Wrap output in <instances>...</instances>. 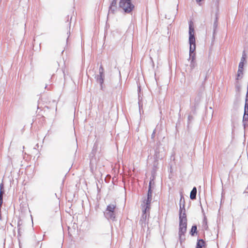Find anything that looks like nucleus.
I'll return each instance as SVG.
<instances>
[{"instance_id":"1","label":"nucleus","mask_w":248,"mask_h":248,"mask_svg":"<svg viewBox=\"0 0 248 248\" xmlns=\"http://www.w3.org/2000/svg\"><path fill=\"white\" fill-rule=\"evenodd\" d=\"M116 208V205L115 203H110L107 206L105 211L104 212V216L107 219L112 221L115 220Z\"/></svg>"},{"instance_id":"2","label":"nucleus","mask_w":248,"mask_h":248,"mask_svg":"<svg viewBox=\"0 0 248 248\" xmlns=\"http://www.w3.org/2000/svg\"><path fill=\"white\" fill-rule=\"evenodd\" d=\"M165 156V150L160 143L157 144V147L155 151V162L154 164V170H155V168H156L157 161L158 159H162Z\"/></svg>"},{"instance_id":"3","label":"nucleus","mask_w":248,"mask_h":248,"mask_svg":"<svg viewBox=\"0 0 248 248\" xmlns=\"http://www.w3.org/2000/svg\"><path fill=\"white\" fill-rule=\"evenodd\" d=\"M132 0H120L119 2V7L122 8L124 13H130L131 12L134 8V5L131 2Z\"/></svg>"},{"instance_id":"4","label":"nucleus","mask_w":248,"mask_h":248,"mask_svg":"<svg viewBox=\"0 0 248 248\" xmlns=\"http://www.w3.org/2000/svg\"><path fill=\"white\" fill-rule=\"evenodd\" d=\"M182 199H184V197L182 195H181L180 201V209L179 214V222L187 223V218L186 214V209L185 207V202L184 201L183 205L182 206L181 202Z\"/></svg>"},{"instance_id":"5","label":"nucleus","mask_w":248,"mask_h":248,"mask_svg":"<svg viewBox=\"0 0 248 248\" xmlns=\"http://www.w3.org/2000/svg\"><path fill=\"white\" fill-rule=\"evenodd\" d=\"M104 70L103 67L102 65H101L99 68V74L97 75L95 78L96 79V80L99 83L100 85V88L101 90L103 89V83L104 81Z\"/></svg>"},{"instance_id":"6","label":"nucleus","mask_w":248,"mask_h":248,"mask_svg":"<svg viewBox=\"0 0 248 248\" xmlns=\"http://www.w3.org/2000/svg\"><path fill=\"white\" fill-rule=\"evenodd\" d=\"M148 212V211L144 212V210H142V214L139 221V224L142 228L146 227V225L148 224V222L146 221Z\"/></svg>"},{"instance_id":"7","label":"nucleus","mask_w":248,"mask_h":248,"mask_svg":"<svg viewBox=\"0 0 248 248\" xmlns=\"http://www.w3.org/2000/svg\"><path fill=\"white\" fill-rule=\"evenodd\" d=\"M189 56H196V54L195 52L196 49V42L195 40L194 41L191 42L190 40H189Z\"/></svg>"},{"instance_id":"8","label":"nucleus","mask_w":248,"mask_h":248,"mask_svg":"<svg viewBox=\"0 0 248 248\" xmlns=\"http://www.w3.org/2000/svg\"><path fill=\"white\" fill-rule=\"evenodd\" d=\"M152 199L146 198L143 202L144 203L142 207V210H144V212L149 211L150 209V204L151 203Z\"/></svg>"},{"instance_id":"9","label":"nucleus","mask_w":248,"mask_h":248,"mask_svg":"<svg viewBox=\"0 0 248 248\" xmlns=\"http://www.w3.org/2000/svg\"><path fill=\"white\" fill-rule=\"evenodd\" d=\"M117 0H112L109 7L108 13L114 14L117 8Z\"/></svg>"},{"instance_id":"10","label":"nucleus","mask_w":248,"mask_h":248,"mask_svg":"<svg viewBox=\"0 0 248 248\" xmlns=\"http://www.w3.org/2000/svg\"><path fill=\"white\" fill-rule=\"evenodd\" d=\"M187 223L179 222V234H185L186 231Z\"/></svg>"},{"instance_id":"11","label":"nucleus","mask_w":248,"mask_h":248,"mask_svg":"<svg viewBox=\"0 0 248 248\" xmlns=\"http://www.w3.org/2000/svg\"><path fill=\"white\" fill-rule=\"evenodd\" d=\"M195 40L194 35V29L192 26L191 24H190L189 26V40L193 42Z\"/></svg>"},{"instance_id":"12","label":"nucleus","mask_w":248,"mask_h":248,"mask_svg":"<svg viewBox=\"0 0 248 248\" xmlns=\"http://www.w3.org/2000/svg\"><path fill=\"white\" fill-rule=\"evenodd\" d=\"M196 56H190L189 60H190V67L191 69H193L196 66V62H195Z\"/></svg>"},{"instance_id":"13","label":"nucleus","mask_w":248,"mask_h":248,"mask_svg":"<svg viewBox=\"0 0 248 248\" xmlns=\"http://www.w3.org/2000/svg\"><path fill=\"white\" fill-rule=\"evenodd\" d=\"M205 245V242L203 239H198L196 248H203Z\"/></svg>"},{"instance_id":"14","label":"nucleus","mask_w":248,"mask_h":248,"mask_svg":"<svg viewBox=\"0 0 248 248\" xmlns=\"http://www.w3.org/2000/svg\"><path fill=\"white\" fill-rule=\"evenodd\" d=\"M66 21L65 22V23L66 24V26L68 27L69 30L68 31L67 34H69L68 38H67V42L68 41V38L69 37V35L70 34V25H71V20L72 19V16L70 17L69 16H67L66 17Z\"/></svg>"},{"instance_id":"15","label":"nucleus","mask_w":248,"mask_h":248,"mask_svg":"<svg viewBox=\"0 0 248 248\" xmlns=\"http://www.w3.org/2000/svg\"><path fill=\"white\" fill-rule=\"evenodd\" d=\"M243 123L244 128L248 126V112L244 111L243 117Z\"/></svg>"},{"instance_id":"16","label":"nucleus","mask_w":248,"mask_h":248,"mask_svg":"<svg viewBox=\"0 0 248 248\" xmlns=\"http://www.w3.org/2000/svg\"><path fill=\"white\" fill-rule=\"evenodd\" d=\"M197 188L196 187H194L190 192V198L192 200H195L196 198L197 195Z\"/></svg>"},{"instance_id":"17","label":"nucleus","mask_w":248,"mask_h":248,"mask_svg":"<svg viewBox=\"0 0 248 248\" xmlns=\"http://www.w3.org/2000/svg\"><path fill=\"white\" fill-rule=\"evenodd\" d=\"M197 233V227L196 225H194L192 226L190 231V234L191 236H194L195 233Z\"/></svg>"},{"instance_id":"18","label":"nucleus","mask_w":248,"mask_h":248,"mask_svg":"<svg viewBox=\"0 0 248 248\" xmlns=\"http://www.w3.org/2000/svg\"><path fill=\"white\" fill-rule=\"evenodd\" d=\"M213 27V36H214V34L216 32V30L217 27V16H216V18L215 19Z\"/></svg>"},{"instance_id":"19","label":"nucleus","mask_w":248,"mask_h":248,"mask_svg":"<svg viewBox=\"0 0 248 248\" xmlns=\"http://www.w3.org/2000/svg\"><path fill=\"white\" fill-rule=\"evenodd\" d=\"M152 190L151 187H148L147 198L152 199Z\"/></svg>"},{"instance_id":"20","label":"nucleus","mask_w":248,"mask_h":248,"mask_svg":"<svg viewBox=\"0 0 248 248\" xmlns=\"http://www.w3.org/2000/svg\"><path fill=\"white\" fill-rule=\"evenodd\" d=\"M185 234H179V241H180V242L181 243V244H182V242L183 241H185Z\"/></svg>"},{"instance_id":"21","label":"nucleus","mask_w":248,"mask_h":248,"mask_svg":"<svg viewBox=\"0 0 248 248\" xmlns=\"http://www.w3.org/2000/svg\"><path fill=\"white\" fill-rule=\"evenodd\" d=\"M4 194V185L2 183L0 185V195H3Z\"/></svg>"},{"instance_id":"22","label":"nucleus","mask_w":248,"mask_h":248,"mask_svg":"<svg viewBox=\"0 0 248 248\" xmlns=\"http://www.w3.org/2000/svg\"><path fill=\"white\" fill-rule=\"evenodd\" d=\"M246 58H247V55L245 53V51H243L240 61L245 62L246 61Z\"/></svg>"},{"instance_id":"23","label":"nucleus","mask_w":248,"mask_h":248,"mask_svg":"<svg viewBox=\"0 0 248 248\" xmlns=\"http://www.w3.org/2000/svg\"><path fill=\"white\" fill-rule=\"evenodd\" d=\"M140 90H141V89H140V87L139 86H138V92H139V109H140V108H141V102H140Z\"/></svg>"},{"instance_id":"24","label":"nucleus","mask_w":248,"mask_h":248,"mask_svg":"<svg viewBox=\"0 0 248 248\" xmlns=\"http://www.w3.org/2000/svg\"><path fill=\"white\" fill-rule=\"evenodd\" d=\"M243 69H238V71H237V79H238L239 77H240V76H241L243 75Z\"/></svg>"},{"instance_id":"25","label":"nucleus","mask_w":248,"mask_h":248,"mask_svg":"<svg viewBox=\"0 0 248 248\" xmlns=\"http://www.w3.org/2000/svg\"><path fill=\"white\" fill-rule=\"evenodd\" d=\"M154 176H152V178L151 177L150 178V180L149 182L148 187L152 188V185L154 184Z\"/></svg>"},{"instance_id":"26","label":"nucleus","mask_w":248,"mask_h":248,"mask_svg":"<svg viewBox=\"0 0 248 248\" xmlns=\"http://www.w3.org/2000/svg\"><path fill=\"white\" fill-rule=\"evenodd\" d=\"M193 117L192 115H188L187 120V127H188L189 123L193 120Z\"/></svg>"},{"instance_id":"27","label":"nucleus","mask_w":248,"mask_h":248,"mask_svg":"<svg viewBox=\"0 0 248 248\" xmlns=\"http://www.w3.org/2000/svg\"><path fill=\"white\" fill-rule=\"evenodd\" d=\"M244 111H245V112H248V101H245Z\"/></svg>"},{"instance_id":"28","label":"nucleus","mask_w":248,"mask_h":248,"mask_svg":"<svg viewBox=\"0 0 248 248\" xmlns=\"http://www.w3.org/2000/svg\"><path fill=\"white\" fill-rule=\"evenodd\" d=\"M244 65V62L240 61L238 65V69H243V67Z\"/></svg>"},{"instance_id":"29","label":"nucleus","mask_w":248,"mask_h":248,"mask_svg":"<svg viewBox=\"0 0 248 248\" xmlns=\"http://www.w3.org/2000/svg\"><path fill=\"white\" fill-rule=\"evenodd\" d=\"M3 202V195H0V211H1V207Z\"/></svg>"},{"instance_id":"30","label":"nucleus","mask_w":248,"mask_h":248,"mask_svg":"<svg viewBox=\"0 0 248 248\" xmlns=\"http://www.w3.org/2000/svg\"><path fill=\"white\" fill-rule=\"evenodd\" d=\"M155 131H156V130L154 129V130L153 131V132L152 133V134L151 135V139H153V140H154V138H155Z\"/></svg>"},{"instance_id":"31","label":"nucleus","mask_w":248,"mask_h":248,"mask_svg":"<svg viewBox=\"0 0 248 248\" xmlns=\"http://www.w3.org/2000/svg\"><path fill=\"white\" fill-rule=\"evenodd\" d=\"M245 101H248V93H247Z\"/></svg>"},{"instance_id":"32","label":"nucleus","mask_w":248,"mask_h":248,"mask_svg":"<svg viewBox=\"0 0 248 248\" xmlns=\"http://www.w3.org/2000/svg\"><path fill=\"white\" fill-rule=\"evenodd\" d=\"M39 146L38 144H36L35 146L34 147V149H36Z\"/></svg>"},{"instance_id":"33","label":"nucleus","mask_w":248,"mask_h":248,"mask_svg":"<svg viewBox=\"0 0 248 248\" xmlns=\"http://www.w3.org/2000/svg\"><path fill=\"white\" fill-rule=\"evenodd\" d=\"M196 0V2L198 3H199L200 2H201L203 0Z\"/></svg>"},{"instance_id":"34","label":"nucleus","mask_w":248,"mask_h":248,"mask_svg":"<svg viewBox=\"0 0 248 248\" xmlns=\"http://www.w3.org/2000/svg\"><path fill=\"white\" fill-rule=\"evenodd\" d=\"M184 200L185 201V199H182V202H181V205H182V206H183V203H184Z\"/></svg>"},{"instance_id":"35","label":"nucleus","mask_w":248,"mask_h":248,"mask_svg":"<svg viewBox=\"0 0 248 248\" xmlns=\"http://www.w3.org/2000/svg\"><path fill=\"white\" fill-rule=\"evenodd\" d=\"M18 234L20 233V228H18Z\"/></svg>"},{"instance_id":"36","label":"nucleus","mask_w":248,"mask_h":248,"mask_svg":"<svg viewBox=\"0 0 248 248\" xmlns=\"http://www.w3.org/2000/svg\"><path fill=\"white\" fill-rule=\"evenodd\" d=\"M247 93H248V86H247Z\"/></svg>"},{"instance_id":"37","label":"nucleus","mask_w":248,"mask_h":248,"mask_svg":"<svg viewBox=\"0 0 248 248\" xmlns=\"http://www.w3.org/2000/svg\"><path fill=\"white\" fill-rule=\"evenodd\" d=\"M19 226V223L18 222V227Z\"/></svg>"},{"instance_id":"38","label":"nucleus","mask_w":248,"mask_h":248,"mask_svg":"<svg viewBox=\"0 0 248 248\" xmlns=\"http://www.w3.org/2000/svg\"><path fill=\"white\" fill-rule=\"evenodd\" d=\"M47 88V85H46L45 88L46 89Z\"/></svg>"},{"instance_id":"39","label":"nucleus","mask_w":248,"mask_h":248,"mask_svg":"<svg viewBox=\"0 0 248 248\" xmlns=\"http://www.w3.org/2000/svg\"><path fill=\"white\" fill-rule=\"evenodd\" d=\"M206 76L205 77L204 80H206Z\"/></svg>"}]
</instances>
